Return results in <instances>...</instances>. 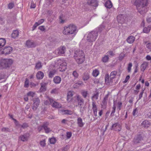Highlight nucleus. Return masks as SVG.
Here are the masks:
<instances>
[{"mask_svg": "<svg viewBox=\"0 0 151 151\" xmlns=\"http://www.w3.org/2000/svg\"><path fill=\"white\" fill-rule=\"evenodd\" d=\"M147 0H132V3L136 6L139 13L141 14L145 13L147 11L146 6Z\"/></svg>", "mask_w": 151, "mask_h": 151, "instance_id": "f257e3e1", "label": "nucleus"}, {"mask_svg": "<svg viewBox=\"0 0 151 151\" xmlns=\"http://www.w3.org/2000/svg\"><path fill=\"white\" fill-rule=\"evenodd\" d=\"M120 76V73H118L116 71L114 70L111 72L109 76V74L105 75V83L108 86L111 85L114 82L116 83Z\"/></svg>", "mask_w": 151, "mask_h": 151, "instance_id": "f03ea898", "label": "nucleus"}, {"mask_svg": "<svg viewBox=\"0 0 151 151\" xmlns=\"http://www.w3.org/2000/svg\"><path fill=\"white\" fill-rule=\"evenodd\" d=\"M13 63L12 59L0 58V68L2 69L9 68Z\"/></svg>", "mask_w": 151, "mask_h": 151, "instance_id": "7ed1b4c3", "label": "nucleus"}, {"mask_svg": "<svg viewBox=\"0 0 151 151\" xmlns=\"http://www.w3.org/2000/svg\"><path fill=\"white\" fill-rule=\"evenodd\" d=\"M76 31V26L74 24H71L68 26H65L63 33L65 35L72 34Z\"/></svg>", "mask_w": 151, "mask_h": 151, "instance_id": "20e7f679", "label": "nucleus"}, {"mask_svg": "<svg viewBox=\"0 0 151 151\" xmlns=\"http://www.w3.org/2000/svg\"><path fill=\"white\" fill-rule=\"evenodd\" d=\"M85 59V55L82 50L77 51L76 52V62L78 64L82 63Z\"/></svg>", "mask_w": 151, "mask_h": 151, "instance_id": "39448f33", "label": "nucleus"}, {"mask_svg": "<svg viewBox=\"0 0 151 151\" xmlns=\"http://www.w3.org/2000/svg\"><path fill=\"white\" fill-rule=\"evenodd\" d=\"M97 36V32L92 31L88 34L87 37V40L89 42H93L96 40Z\"/></svg>", "mask_w": 151, "mask_h": 151, "instance_id": "423d86ee", "label": "nucleus"}, {"mask_svg": "<svg viewBox=\"0 0 151 151\" xmlns=\"http://www.w3.org/2000/svg\"><path fill=\"white\" fill-rule=\"evenodd\" d=\"M58 64L60 68L61 69L60 70V71H65L66 69V63L63 60L59 59L58 60Z\"/></svg>", "mask_w": 151, "mask_h": 151, "instance_id": "0eeeda50", "label": "nucleus"}, {"mask_svg": "<svg viewBox=\"0 0 151 151\" xmlns=\"http://www.w3.org/2000/svg\"><path fill=\"white\" fill-rule=\"evenodd\" d=\"M49 100L50 101V104H51L52 107L57 108H60L62 107L61 105L55 101L53 99L48 98Z\"/></svg>", "mask_w": 151, "mask_h": 151, "instance_id": "6e6552de", "label": "nucleus"}, {"mask_svg": "<svg viewBox=\"0 0 151 151\" xmlns=\"http://www.w3.org/2000/svg\"><path fill=\"white\" fill-rule=\"evenodd\" d=\"M65 50L66 48L64 46H61L56 50L54 52L57 55H61L65 53Z\"/></svg>", "mask_w": 151, "mask_h": 151, "instance_id": "1a4fd4ad", "label": "nucleus"}, {"mask_svg": "<svg viewBox=\"0 0 151 151\" xmlns=\"http://www.w3.org/2000/svg\"><path fill=\"white\" fill-rule=\"evenodd\" d=\"M13 49L10 46L5 47L3 49V51L1 52L2 54L7 55L10 54L12 51Z\"/></svg>", "mask_w": 151, "mask_h": 151, "instance_id": "9d476101", "label": "nucleus"}, {"mask_svg": "<svg viewBox=\"0 0 151 151\" xmlns=\"http://www.w3.org/2000/svg\"><path fill=\"white\" fill-rule=\"evenodd\" d=\"M109 96V93L107 94L105 96L101 104V107L104 109H105L106 107L107 104V101L108 100Z\"/></svg>", "mask_w": 151, "mask_h": 151, "instance_id": "9b49d317", "label": "nucleus"}, {"mask_svg": "<svg viewBox=\"0 0 151 151\" xmlns=\"http://www.w3.org/2000/svg\"><path fill=\"white\" fill-rule=\"evenodd\" d=\"M34 103L32 109L34 110H35L38 106L40 103V100L38 98H36L33 99Z\"/></svg>", "mask_w": 151, "mask_h": 151, "instance_id": "f8f14e48", "label": "nucleus"}, {"mask_svg": "<svg viewBox=\"0 0 151 151\" xmlns=\"http://www.w3.org/2000/svg\"><path fill=\"white\" fill-rule=\"evenodd\" d=\"M26 45L29 48L35 47L36 45V44L35 42L30 40H27L26 42Z\"/></svg>", "mask_w": 151, "mask_h": 151, "instance_id": "ddd939ff", "label": "nucleus"}, {"mask_svg": "<svg viewBox=\"0 0 151 151\" xmlns=\"http://www.w3.org/2000/svg\"><path fill=\"white\" fill-rule=\"evenodd\" d=\"M88 4L92 6L97 7L98 6V3L96 0H88Z\"/></svg>", "mask_w": 151, "mask_h": 151, "instance_id": "4468645a", "label": "nucleus"}, {"mask_svg": "<svg viewBox=\"0 0 151 151\" xmlns=\"http://www.w3.org/2000/svg\"><path fill=\"white\" fill-rule=\"evenodd\" d=\"M112 129L116 131H120L121 129V125L118 123L114 124L112 126Z\"/></svg>", "mask_w": 151, "mask_h": 151, "instance_id": "2eb2a0df", "label": "nucleus"}, {"mask_svg": "<svg viewBox=\"0 0 151 151\" xmlns=\"http://www.w3.org/2000/svg\"><path fill=\"white\" fill-rule=\"evenodd\" d=\"M48 125L49 123L47 122L44 123L43 124V129L46 133H48L51 131V129L48 127Z\"/></svg>", "mask_w": 151, "mask_h": 151, "instance_id": "dca6fc26", "label": "nucleus"}, {"mask_svg": "<svg viewBox=\"0 0 151 151\" xmlns=\"http://www.w3.org/2000/svg\"><path fill=\"white\" fill-rule=\"evenodd\" d=\"M29 134L28 133H26L23 135H20L19 138L23 142L27 141L28 139Z\"/></svg>", "mask_w": 151, "mask_h": 151, "instance_id": "f3484780", "label": "nucleus"}, {"mask_svg": "<svg viewBox=\"0 0 151 151\" xmlns=\"http://www.w3.org/2000/svg\"><path fill=\"white\" fill-rule=\"evenodd\" d=\"M141 125L142 127L147 128L151 125V123L150 121L145 120L142 123Z\"/></svg>", "mask_w": 151, "mask_h": 151, "instance_id": "a211bd4d", "label": "nucleus"}, {"mask_svg": "<svg viewBox=\"0 0 151 151\" xmlns=\"http://www.w3.org/2000/svg\"><path fill=\"white\" fill-rule=\"evenodd\" d=\"M118 22L121 24H123L124 22V16L123 15H118L117 17Z\"/></svg>", "mask_w": 151, "mask_h": 151, "instance_id": "6ab92c4d", "label": "nucleus"}, {"mask_svg": "<svg viewBox=\"0 0 151 151\" xmlns=\"http://www.w3.org/2000/svg\"><path fill=\"white\" fill-rule=\"evenodd\" d=\"M74 94V92L73 91H70L68 93L67 96V100L69 102L72 99V97L73 95Z\"/></svg>", "mask_w": 151, "mask_h": 151, "instance_id": "aec40b11", "label": "nucleus"}, {"mask_svg": "<svg viewBox=\"0 0 151 151\" xmlns=\"http://www.w3.org/2000/svg\"><path fill=\"white\" fill-rule=\"evenodd\" d=\"M135 40V37L133 36H129L127 39V41L129 44L132 43Z\"/></svg>", "mask_w": 151, "mask_h": 151, "instance_id": "412c9836", "label": "nucleus"}, {"mask_svg": "<svg viewBox=\"0 0 151 151\" xmlns=\"http://www.w3.org/2000/svg\"><path fill=\"white\" fill-rule=\"evenodd\" d=\"M44 73L41 71H39L36 74V77L37 79H42L44 76Z\"/></svg>", "mask_w": 151, "mask_h": 151, "instance_id": "4be33fe9", "label": "nucleus"}, {"mask_svg": "<svg viewBox=\"0 0 151 151\" xmlns=\"http://www.w3.org/2000/svg\"><path fill=\"white\" fill-rule=\"evenodd\" d=\"M148 65V63L146 61L144 62L140 66L141 70L144 71Z\"/></svg>", "mask_w": 151, "mask_h": 151, "instance_id": "5701e85b", "label": "nucleus"}, {"mask_svg": "<svg viewBox=\"0 0 151 151\" xmlns=\"http://www.w3.org/2000/svg\"><path fill=\"white\" fill-rule=\"evenodd\" d=\"M61 81V78L58 76H55L53 78V81L54 83L56 84L60 83Z\"/></svg>", "mask_w": 151, "mask_h": 151, "instance_id": "b1692460", "label": "nucleus"}, {"mask_svg": "<svg viewBox=\"0 0 151 151\" xmlns=\"http://www.w3.org/2000/svg\"><path fill=\"white\" fill-rule=\"evenodd\" d=\"M19 35V32L18 30H15L13 31L12 33L11 34V36L12 38L15 39L18 37Z\"/></svg>", "mask_w": 151, "mask_h": 151, "instance_id": "393cba45", "label": "nucleus"}, {"mask_svg": "<svg viewBox=\"0 0 151 151\" xmlns=\"http://www.w3.org/2000/svg\"><path fill=\"white\" fill-rule=\"evenodd\" d=\"M92 109L93 110V112L94 115L95 116H97V109L96 105L95 103L93 102L92 104Z\"/></svg>", "mask_w": 151, "mask_h": 151, "instance_id": "a878e982", "label": "nucleus"}, {"mask_svg": "<svg viewBox=\"0 0 151 151\" xmlns=\"http://www.w3.org/2000/svg\"><path fill=\"white\" fill-rule=\"evenodd\" d=\"M77 99L78 101V105L81 106L83 104V99L79 96H77Z\"/></svg>", "mask_w": 151, "mask_h": 151, "instance_id": "bb28decb", "label": "nucleus"}, {"mask_svg": "<svg viewBox=\"0 0 151 151\" xmlns=\"http://www.w3.org/2000/svg\"><path fill=\"white\" fill-rule=\"evenodd\" d=\"M77 124L80 127H82L83 126L84 123L83 122L81 118H79L77 119Z\"/></svg>", "mask_w": 151, "mask_h": 151, "instance_id": "cd10ccee", "label": "nucleus"}, {"mask_svg": "<svg viewBox=\"0 0 151 151\" xmlns=\"http://www.w3.org/2000/svg\"><path fill=\"white\" fill-rule=\"evenodd\" d=\"M90 78L89 74L87 72L85 73L83 76V79L84 81L88 80Z\"/></svg>", "mask_w": 151, "mask_h": 151, "instance_id": "c85d7f7f", "label": "nucleus"}, {"mask_svg": "<svg viewBox=\"0 0 151 151\" xmlns=\"http://www.w3.org/2000/svg\"><path fill=\"white\" fill-rule=\"evenodd\" d=\"M114 102H115L116 103L115 101ZM115 106H116V107H117V109L119 111L122 109V102L120 101H119L116 103V104L115 103Z\"/></svg>", "mask_w": 151, "mask_h": 151, "instance_id": "c756f323", "label": "nucleus"}, {"mask_svg": "<svg viewBox=\"0 0 151 151\" xmlns=\"http://www.w3.org/2000/svg\"><path fill=\"white\" fill-rule=\"evenodd\" d=\"M151 29V25L148 26L147 27H145L143 29V32L146 33H148Z\"/></svg>", "mask_w": 151, "mask_h": 151, "instance_id": "7c9ffc66", "label": "nucleus"}, {"mask_svg": "<svg viewBox=\"0 0 151 151\" xmlns=\"http://www.w3.org/2000/svg\"><path fill=\"white\" fill-rule=\"evenodd\" d=\"M59 19L60 23V24H63L66 21V20L65 19V16L63 15H61L60 16Z\"/></svg>", "mask_w": 151, "mask_h": 151, "instance_id": "2f4dec72", "label": "nucleus"}, {"mask_svg": "<svg viewBox=\"0 0 151 151\" xmlns=\"http://www.w3.org/2000/svg\"><path fill=\"white\" fill-rule=\"evenodd\" d=\"M105 5L106 8H110L112 6V4L110 1L109 0L106 2Z\"/></svg>", "mask_w": 151, "mask_h": 151, "instance_id": "473e14b6", "label": "nucleus"}, {"mask_svg": "<svg viewBox=\"0 0 151 151\" xmlns=\"http://www.w3.org/2000/svg\"><path fill=\"white\" fill-rule=\"evenodd\" d=\"M143 138L140 136H139L137 138H134V142L135 143H138L140 142L142 140H143Z\"/></svg>", "mask_w": 151, "mask_h": 151, "instance_id": "72a5a7b5", "label": "nucleus"}, {"mask_svg": "<svg viewBox=\"0 0 151 151\" xmlns=\"http://www.w3.org/2000/svg\"><path fill=\"white\" fill-rule=\"evenodd\" d=\"M6 42V41L5 39L3 38L0 39V48H1L4 46Z\"/></svg>", "mask_w": 151, "mask_h": 151, "instance_id": "f704fd0d", "label": "nucleus"}, {"mask_svg": "<svg viewBox=\"0 0 151 151\" xmlns=\"http://www.w3.org/2000/svg\"><path fill=\"white\" fill-rule=\"evenodd\" d=\"M56 72V71L55 70H52L50 71L48 74V76L49 78H52L54 75L55 74Z\"/></svg>", "mask_w": 151, "mask_h": 151, "instance_id": "c9c22d12", "label": "nucleus"}, {"mask_svg": "<svg viewBox=\"0 0 151 151\" xmlns=\"http://www.w3.org/2000/svg\"><path fill=\"white\" fill-rule=\"evenodd\" d=\"M99 70L95 69L93 70L92 75L94 77H96L99 75Z\"/></svg>", "mask_w": 151, "mask_h": 151, "instance_id": "e433bc0d", "label": "nucleus"}, {"mask_svg": "<svg viewBox=\"0 0 151 151\" xmlns=\"http://www.w3.org/2000/svg\"><path fill=\"white\" fill-rule=\"evenodd\" d=\"M112 111L111 112V115H114V113L115 112L116 109V106H115V102H114V105L113 107H112Z\"/></svg>", "mask_w": 151, "mask_h": 151, "instance_id": "4c0bfd02", "label": "nucleus"}, {"mask_svg": "<svg viewBox=\"0 0 151 151\" xmlns=\"http://www.w3.org/2000/svg\"><path fill=\"white\" fill-rule=\"evenodd\" d=\"M109 59L108 55H105L102 58V60L103 62L106 63L108 62Z\"/></svg>", "mask_w": 151, "mask_h": 151, "instance_id": "58836bf2", "label": "nucleus"}, {"mask_svg": "<svg viewBox=\"0 0 151 151\" xmlns=\"http://www.w3.org/2000/svg\"><path fill=\"white\" fill-rule=\"evenodd\" d=\"M2 132H10V129L8 127H3L1 129Z\"/></svg>", "mask_w": 151, "mask_h": 151, "instance_id": "ea45409f", "label": "nucleus"}, {"mask_svg": "<svg viewBox=\"0 0 151 151\" xmlns=\"http://www.w3.org/2000/svg\"><path fill=\"white\" fill-rule=\"evenodd\" d=\"M42 65L41 63L38 62L36 64L35 68L37 69H39L41 68L42 67Z\"/></svg>", "mask_w": 151, "mask_h": 151, "instance_id": "a19ab883", "label": "nucleus"}, {"mask_svg": "<svg viewBox=\"0 0 151 151\" xmlns=\"http://www.w3.org/2000/svg\"><path fill=\"white\" fill-rule=\"evenodd\" d=\"M145 90V89H142L141 90V91L139 95V97L138 98V100L140 99L142 97L143 94L144 93V92Z\"/></svg>", "mask_w": 151, "mask_h": 151, "instance_id": "79ce46f5", "label": "nucleus"}, {"mask_svg": "<svg viewBox=\"0 0 151 151\" xmlns=\"http://www.w3.org/2000/svg\"><path fill=\"white\" fill-rule=\"evenodd\" d=\"M98 96L99 94L98 93H96L94 94L92 98L93 101L94 100H96L98 98Z\"/></svg>", "mask_w": 151, "mask_h": 151, "instance_id": "37998d69", "label": "nucleus"}, {"mask_svg": "<svg viewBox=\"0 0 151 151\" xmlns=\"http://www.w3.org/2000/svg\"><path fill=\"white\" fill-rule=\"evenodd\" d=\"M81 93L83 97L86 98L88 94V92L87 91H81Z\"/></svg>", "mask_w": 151, "mask_h": 151, "instance_id": "c03bdc74", "label": "nucleus"}, {"mask_svg": "<svg viewBox=\"0 0 151 151\" xmlns=\"http://www.w3.org/2000/svg\"><path fill=\"white\" fill-rule=\"evenodd\" d=\"M35 94V93L32 92L30 91L28 92L27 93V96H30L31 97L33 98Z\"/></svg>", "mask_w": 151, "mask_h": 151, "instance_id": "a18cd8bd", "label": "nucleus"}, {"mask_svg": "<svg viewBox=\"0 0 151 151\" xmlns=\"http://www.w3.org/2000/svg\"><path fill=\"white\" fill-rule=\"evenodd\" d=\"M21 127L23 129H25L29 127V125L27 123L25 122L23 123L22 125H21Z\"/></svg>", "mask_w": 151, "mask_h": 151, "instance_id": "49530a36", "label": "nucleus"}, {"mask_svg": "<svg viewBox=\"0 0 151 151\" xmlns=\"http://www.w3.org/2000/svg\"><path fill=\"white\" fill-rule=\"evenodd\" d=\"M29 81L27 78H26L24 83V86L25 88H27L29 86Z\"/></svg>", "mask_w": 151, "mask_h": 151, "instance_id": "de8ad7c7", "label": "nucleus"}, {"mask_svg": "<svg viewBox=\"0 0 151 151\" xmlns=\"http://www.w3.org/2000/svg\"><path fill=\"white\" fill-rule=\"evenodd\" d=\"M50 142L51 144H54L56 142V139L54 137L50 139Z\"/></svg>", "mask_w": 151, "mask_h": 151, "instance_id": "09e8293b", "label": "nucleus"}, {"mask_svg": "<svg viewBox=\"0 0 151 151\" xmlns=\"http://www.w3.org/2000/svg\"><path fill=\"white\" fill-rule=\"evenodd\" d=\"M6 75L4 73H0V80L3 79H4Z\"/></svg>", "mask_w": 151, "mask_h": 151, "instance_id": "8fccbe9b", "label": "nucleus"}, {"mask_svg": "<svg viewBox=\"0 0 151 151\" xmlns=\"http://www.w3.org/2000/svg\"><path fill=\"white\" fill-rule=\"evenodd\" d=\"M14 6V4L13 3H10L8 4V8L9 9H12Z\"/></svg>", "mask_w": 151, "mask_h": 151, "instance_id": "3c124183", "label": "nucleus"}, {"mask_svg": "<svg viewBox=\"0 0 151 151\" xmlns=\"http://www.w3.org/2000/svg\"><path fill=\"white\" fill-rule=\"evenodd\" d=\"M132 66V64L131 63H129L128 65L127 70L129 72H130L131 69V68Z\"/></svg>", "mask_w": 151, "mask_h": 151, "instance_id": "603ef678", "label": "nucleus"}, {"mask_svg": "<svg viewBox=\"0 0 151 151\" xmlns=\"http://www.w3.org/2000/svg\"><path fill=\"white\" fill-rule=\"evenodd\" d=\"M45 140H43L42 141H41L40 142V145L42 147L45 146Z\"/></svg>", "mask_w": 151, "mask_h": 151, "instance_id": "864d4df0", "label": "nucleus"}, {"mask_svg": "<svg viewBox=\"0 0 151 151\" xmlns=\"http://www.w3.org/2000/svg\"><path fill=\"white\" fill-rule=\"evenodd\" d=\"M43 129V124L42 126H39L37 127V129L39 132H40Z\"/></svg>", "mask_w": 151, "mask_h": 151, "instance_id": "5fc2aeb1", "label": "nucleus"}, {"mask_svg": "<svg viewBox=\"0 0 151 151\" xmlns=\"http://www.w3.org/2000/svg\"><path fill=\"white\" fill-rule=\"evenodd\" d=\"M146 44V47L148 49H151V43L148 42L147 43V42H145Z\"/></svg>", "mask_w": 151, "mask_h": 151, "instance_id": "6e6d98bb", "label": "nucleus"}, {"mask_svg": "<svg viewBox=\"0 0 151 151\" xmlns=\"http://www.w3.org/2000/svg\"><path fill=\"white\" fill-rule=\"evenodd\" d=\"M137 108H135V109H134L133 112V116H135L137 114Z\"/></svg>", "mask_w": 151, "mask_h": 151, "instance_id": "4d7b16f0", "label": "nucleus"}, {"mask_svg": "<svg viewBox=\"0 0 151 151\" xmlns=\"http://www.w3.org/2000/svg\"><path fill=\"white\" fill-rule=\"evenodd\" d=\"M44 21V20L43 19H41L38 21L37 22H36L37 24L39 25L41 24Z\"/></svg>", "mask_w": 151, "mask_h": 151, "instance_id": "13d9d810", "label": "nucleus"}, {"mask_svg": "<svg viewBox=\"0 0 151 151\" xmlns=\"http://www.w3.org/2000/svg\"><path fill=\"white\" fill-rule=\"evenodd\" d=\"M130 78V76H126L125 80L123 81L124 83H126L127 82L128 80Z\"/></svg>", "mask_w": 151, "mask_h": 151, "instance_id": "bf43d9fd", "label": "nucleus"}, {"mask_svg": "<svg viewBox=\"0 0 151 151\" xmlns=\"http://www.w3.org/2000/svg\"><path fill=\"white\" fill-rule=\"evenodd\" d=\"M62 111L63 112H65V113H64L65 114H71V112L69 110H63V111Z\"/></svg>", "mask_w": 151, "mask_h": 151, "instance_id": "052dcab7", "label": "nucleus"}, {"mask_svg": "<svg viewBox=\"0 0 151 151\" xmlns=\"http://www.w3.org/2000/svg\"><path fill=\"white\" fill-rule=\"evenodd\" d=\"M72 135L71 133L70 132H68L67 133V137L68 139L70 138Z\"/></svg>", "mask_w": 151, "mask_h": 151, "instance_id": "680f3d73", "label": "nucleus"}, {"mask_svg": "<svg viewBox=\"0 0 151 151\" xmlns=\"http://www.w3.org/2000/svg\"><path fill=\"white\" fill-rule=\"evenodd\" d=\"M35 7L36 4L33 3V1H32L31 3L30 8H35Z\"/></svg>", "mask_w": 151, "mask_h": 151, "instance_id": "e2e57ef3", "label": "nucleus"}, {"mask_svg": "<svg viewBox=\"0 0 151 151\" xmlns=\"http://www.w3.org/2000/svg\"><path fill=\"white\" fill-rule=\"evenodd\" d=\"M38 29L42 31H44L45 28L44 26H40L38 27Z\"/></svg>", "mask_w": 151, "mask_h": 151, "instance_id": "0e129e2a", "label": "nucleus"}, {"mask_svg": "<svg viewBox=\"0 0 151 151\" xmlns=\"http://www.w3.org/2000/svg\"><path fill=\"white\" fill-rule=\"evenodd\" d=\"M45 90H46V89H45V87H44L42 86H41V88L40 89V91L41 92H44V91H45Z\"/></svg>", "mask_w": 151, "mask_h": 151, "instance_id": "69168bd1", "label": "nucleus"}, {"mask_svg": "<svg viewBox=\"0 0 151 151\" xmlns=\"http://www.w3.org/2000/svg\"><path fill=\"white\" fill-rule=\"evenodd\" d=\"M141 88V85L140 84H138L135 87V88L136 90H139Z\"/></svg>", "mask_w": 151, "mask_h": 151, "instance_id": "338daca9", "label": "nucleus"}, {"mask_svg": "<svg viewBox=\"0 0 151 151\" xmlns=\"http://www.w3.org/2000/svg\"><path fill=\"white\" fill-rule=\"evenodd\" d=\"M38 25H39L37 24V23L36 22H35V23L33 27L32 30H34L35 29V28Z\"/></svg>", "mask_w": 151, "mask_h": 151, "instance_id": "774afa93", "label": "nucleus"}]
</instances>
